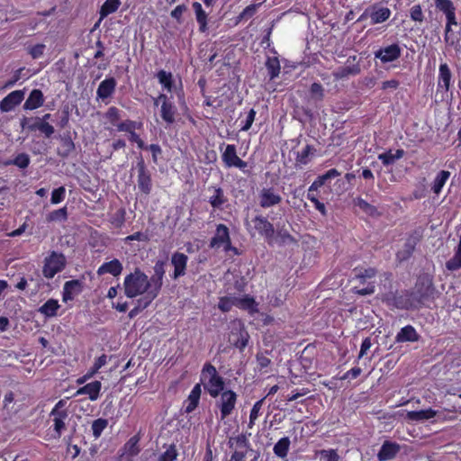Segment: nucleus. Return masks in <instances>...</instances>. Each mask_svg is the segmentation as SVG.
Wrapping results in <instances>:
<instances>
[{
  "label": "nucleus",
  "mask_w": 461,
  "mask_h": 461,
  "mask_svg": "<svg viewBox=\"0 0 461 461\" xmlns=\"http://www.w3.org/2000/svg\"><path fill=\"white\" fill-rule=\"evenodd\" d=\"M188 258L181 252H175L171 257V264L174 267L173 279H177L185 275Z\"/></svg>",
  "instance_id": "nucleus-17"
},
{
  "label": "nucleus",
  "mask_w": 461,
  "mask_h": 461,
  "mask_svg": "<svg viewBox=\"0 0 461 461\" xmlns=\"http://www.w3.org/2000/svg\"><path fill=\"white\" fill-rule=\"evenodd\" d=\"M65 196H66V189L64 186H60L52 191L50 202L52 204H58L65 199Z\"/></svg>",
  "instance_id": "nucleus-57"
},
{
  "label": "nucleus",
  "mask_w": 461,
  "mask_h": 461,
  "mask_svg": "<svg viewBox=\"0 0 461 461\" xmlns=\"http://www.w3.org/2000/svg\"><path fill=\"white\" fill-rule=\"evenodd\" d=\"M310 90L312 96H314L317 100H322L324 96V90L320 83L312 84Z\"/></svg>",
  "instance_id": "nucleus-63"
},
{
  "label": "nucleus",
  "mask_w": 461,
  "mask_h": 461,
  "mask_svg": "<svg viewBox=\"0 0 461 461\" xmlns=\"http://www.w3.org/2000/svg\"><path fill=\"white\" fill-rule=\"evenodd\" d=\"M259 5H260V4H258V5L252 4V5H248L237 17L236 23H238L243 20H248V19L251 18L256 14L258 7Z\"/></svg>",
  "instance_id": "nucleus-52"
},
{
  "label": "nucleus",
  "mask_w": 461,
  "mask_h": 461,
  "mask_svg": "<svg viewBox=\"0 0 461 461\" xmlns=\"http://www.w3.org/2000/svg\"><path fill=\"white\" fill-rule=\"evenodd\" d=\"M44 103L43 94L40 89H33L26 99L23 109L34 110L41 107Z\"/></svg>",
  "instance_id": "nucleus-27"
},
{
  "label": "nucleus",
  "mask_w": 461,
  "mask_h": 461,
  "mask_svg": "<svg viewBox=\"0 0 461 461\" xmlns=\"http://www.w3.org/2000/svg\"><path fill=\"white\" fill-rule=\"evenodd\" d=\"M210 246L212 248L223 247L225 251L232 249L229 229L224 224L217 226L215 235L212 239Z\"/></svg>",
  "instance_id": "nucleus-11"
},
{
  "label": "nucleus",
  "mask_w": 461,
  "mask_h": 461,
  "mask_svg": "<svg viewBox=\"0 0 461 461\" xmlns=\"http://www.w3.org/2000/svg\"><path fill=\"white\" fill-rule=\"evenodd\" d=\"M201 381L203 384L204 390L212 398H217L221 392L224 391V380L219 375L214 366L205 364L201 374Z\"/></svg>",
  "instance_id": "nucleus-3"
},
{
  "label": "nucleus",
  "mask_w": 461,
  "mask_h": 461,
  "mask_svg": "<svg viewBox=\"0 0 461 461\" xmlns=\"http://www.w3.org/2000/svg\"><path fill=\"white\" fill-rule=\"evenodd\" d=\"M137 169H138V187L139 189L146 194H149L152 188V183H151V175L149 171L148 170L144 160L141 158L137 163Z\"/></svg>",
  "instance_id": "nucleus-12"
},
{
  "label": "nucleus",
  "mask_w": 461,
  "mask_h": 461,
  "mask_svg": "<svg viewBox=\"0 0 461 461\" xmlns=\"http://www.w3.org/2000/svg\"><path fill=\"white\" fill-rule=\"evenodd\" d=\"M446 267L450 271L461 268V235L459 242L455 249V254L453 258L446 263Z\"/></svg>",
  "instance_id": "nucleus-40"
},
{
  "label": "nucleus",
  "mask_w": 461,
  "mask_h": 461,
  "mask_svg": "<svg viewBox=\"0 0 461 461\" xmlns=\"http://www.w3.org/2000/svg\"><path fill=\"white\" fill-rule=\"evenodd\" d=\"M417 245V240L414 237H410L406 240L404 246L400 249L396 257L400 261L407 260L413 253Z\"/></svg>",
  "instance_id": "nucleus-30"
},
{
  "label": "nucleus",
  "mask_w": 461,
  "mask_h": 461,
  "mask_svg": "<svg viewBox=\"0 0 461 461\" xmlns=\"http://www.w3.org/2000/svg\"><path fill=\"white\" fill-rule=\"evenodd\" d=\"M153 269L154 275L149 279L151 283V290L147 293L144 299L140 303L141 304L143 302V307H148L159 294L165 276V262L161 260L157 261Z\"/></svg>",
  "instance_id": "nucleus-4"
},
{
  "label": "nucleus",
  "mask_w": 461,
  "mask_h": 461,
  "mask_svg": "<svg viewBox=\"0 0 461 461\" xmlns=\"http://www.w3.org/2000/svg\"><path fill=\"white\" fill-rule=\"evenodd\" d=\"M437 10L445 14L446 20L450 23H456V8L451 0H435Z\"/></svg>",
  "instance_id": "nucleus-20"
},
{
  "label": "nucleus",
  "mask_w": 461,
  "mask_h": 461,
  "mask_svg": "<svg viewBox=\"0 0 461 461\" xmlns=\"http://www.w3.org/2000/svg\"><path fill=\"white\" fill-rule=\"evenodd\" d=\"M290 444L291 441L288 437L280 438L273 447L274 454L279 458H285L289 452Z\"/></svg>",
  "instance_id": "nucleus-32"
},
{
  "label": "nucleus",
  "mask_w": 461,
  "mask_h": 461,
  "mask_svg": "<svg viewBox=\"0 0 461 461\" xmlns=\"http://www.w3.org/2000/svg\"><path fill=\"white\" fill-rule=\"evenodd\" d=\"M266 68L267 69L270 79H275L280 73V62L277 57H268L266 61Z\"/></svg>",
  "instance_id": "nucleus-38"
},
{
  "label": "nucleus",
  "mask_w": 461,
  "mask_h": 461,
  "mask_svg": "<svg viewBox=\"0 0 461 461\" xmlns=\"http://www.w3.org/2000/svg\"><path fill=\"white\" fill-rule=\"evenodd\" d=\"M158 82L167 92H172L174 86L173 75L166 70H159L157 74Z\"/></svg>",
  "instance_id": "nucleus-39"
},
{
  "label": "nucleus",
  "mask_w": 461,
  "mask_h": 461,
  "mask_svg": "<svg viewBox=\"0 0 461 461\" xmlns=\"http://www.w3.org/2000/svg\"><path fill=\"white\" fill-rule=\"evenodd\" d=\"M105 117L112 124L117 126L118 122L121 119L120 110L114 106H112L107 110Z\"/></svg>",
  "instance_id": "nucleus-58"
},
{
  "label": "nucleus",
  "mask_w": 461,
  "mask_h": 461,
  "mask_svg": "<svg viewBox=\"0 0 461 461\" xmlns=\"http://www.w3.org/2000/svg\"><path fill=\"white\" fill-rule=\"evenodd\" d=\"M108 421L104 419H97L94 420L92 423V431L93 435L95 438H99L104 431V429L107 427Z\"/></svg>",
  "instance_id": "nucleus-53"
},
{
  "label": "nucleus",
  "mask_w": 461,
  "mask_h": 461,
  "mask_svg": "<svg viewBox=\"0 0 461 461\" xmlns=\"http://www.w3.org/2000/svg\"><path fill=\"white\" fill-rule=\"evenodd\" d=\"M82 283L79 280H71L64 284L62 299L64 302L71 301L82 292Z\"/></svg>",
  "instance_id": "nucleus-21"
},
{
  "label": "nucleus",
  "mask_w": 461,
  "mask_h": 461,
  "mask_svg": "<svg viewBox=\"0 0 461 461\" xmlns=\"http://www.w3.org/2000/svg\"><path fill=\"white\" fill-rule=\"evenodd\" d=\"M101 387V382L94 381L80 387L75 395L87 394L91 401H96L100 395Z\"/></svg>",
  "instance_id": "nucleus-23"
},
{
  "label": "nucleus",
  "mask_w": 461,
  "mask_h": 461,
  "mask_svg": "<svg viewBox=\"0 0 461 461\" xmlns=\"http://www.w3.org/2000/svg\"><path fill=\"white\" fill-rule=\"evenodd\" d=\"M438 415V411L429 408L427 410L411 411L407 412V418L413 421H422L433 419Z\"/></svg>",
  "instance_id": "nucleus-29"
},
{
  "label": "nucleus",
  "mask_w": 461,
  "mask_h": 461,
  "mask_svg": "<svg viewBox=\"0 0 461 461\" xmlns=\"http://www.w3.org/2000/svg\"><path fill=\"white\" fill-rule=\"evenodd\" d=\"M419 339V334L411 325H407L402 328L395 338L397 342H415L418 341Z\"/></svg>",
  "instance_id": "nucleus-28"
},
{
  "label": "nucleus",
  "mask_w": 461,
  "mask_h": 461,
  "mask_svg": "<svg viewBox=\"0 0 461 461\" xmlns=\"http://www.w3.org/2000/svg\"><path fill=\"white\" fill-rule=\"evenodd\" d=\"M354 205L358 207L360 210H362L365 213L374 216L377 213V210L375 206L367 203L366 200H364L361 197H357L354 200Z\"/></svg>",
  "instance_id": "nucleus-47"
},
{
  "label": "nucleus",
  "mask_w": 461,
  "mask_h": 461,
  "mask_svg": "<svg viewBox=\"0 0 461 461\" xmlns=\"http://www.w3.org/2000/svg\"><path fill=\"white\" fill-rule=\"evenodd\" d=\"M232 306H236V296H223L219 299L218 308L221 312H228L231 310Z\"/></svg>",
  "instance_id": "nucleus-50"
},
{
  "label": "nucleus",
  "mask_w": 461,
  "mask_h": 461,
  "mask_svg": "<svg viewBox=\"0 0 461 461\" xmlns=\"http://www.w3.org/2000/svg\"><path fill=\"white\" fill-rule=\"evenodd\" d=\"M122 269V263L118 259H113L102 264L97 269V275L111 274L113 276H118L121 275Z\"/></svg>",
  "instance_id": "nucleus-24"
},
{
  "label": "nucleus",
  "mask_w": 461,
  "mask_h": 461,
  "mask_svg": "<svg viewBox=\"0 0 461 461\" xmlns=\"http://www.w3.org/2000/svg\"><path fill=\"white\" fill-rule=\"evenodd\" d=\"M312 151V147L306 145L300 152H298L296 161L302 165L307 164L309 161V156Z\"/></svg>",
  "instance_id": "nucleus-55"
},
{
  "label": "nucleus",
  "mask_w": 461,
  "mask_h": 461,
  "mask_svg": "<svg viewBox=\"0 0 461 461\" xmlns=\"http://www.w3.org/2000/svg\"><path fill=\"white\" fill-rule=\"evenodd\" d=\"M320 461H339V456L335 449H321L316 452Z\"/></svg>",
  "instance_id": "nucleus-48"
},
{
  "label": "nucleus",
  "mask_w": 461,
  "mask_h": 461,
  "mask_svg": "<svg viewBox=\"0 0 461 461\" xmlns=\"http://www.w3.org/2000/svg\"><path fill=\"white\" fill-rule=\"evenodd\" d=\"M124 294L128 298H134L139 295L147 294L151 290V283L149 277L140 269L125 276L123 282Z\"/></svg>",
  "instance_id": "nucleus-2"
},
{
  "label": "nucleus",
  "mask_w": 461,
  "mask_h": 461,
  "mask_svg": "<svg viewBox=\"0 0 461 461\" xmlns=\"http://www.w3.org/2000/svg\"><path fill=\"white\" fill-rule=\"evenodd\" d=\"M40 131L44 134L45 137L50 138L55 131L54 127L48 122H40Z\"/></svg>",
  "instance_id": "nucleus-64"
},
{
  "label": "nucleus",
  "mask_w": 461,
  "mask_h": 461,
  "mask_svg": "<svg viewBox=\"0 0 461 461\" xmlns=\"http://www.w3.org/2000/svg\"><path fill=\"white\" fill-rule=\"evenodd\" d=\"M24 90H15L8 94L2 101H0V110L7 113L14 109L22 103L24 98Z\"/></svg>",
  "instance_id": "nucleus-15"
},
{
  "label": "nucleus",
  "mask_w": 461,
  "mask_h": 461,
  "mask_svg": "<svg viewBox=\"0 0 461 461\" xmlns=\"http://www.w3.org/2000/svg\"><path fill=\"white\" fill-rule=\"evenodd\" d=\"M221 159L226 167H237L245 171V168L248 167L247 162L237 155L236 146L233 144L226 145L221 154Z\"/></svg>",
  "instance_id": "nucleus-9"
},
{
  "label": "nucleus",
  "mask_w": 461,
  "mask_h": 461,
  "mask_svg": "<svg viewBox=\"0 0 461 461\" xmlns=\"http://www.w3.org/2000/svg\"><path fill=\"white\" fill-rule=\"evenodd\" d=\"M355 277L360 280L361 283L365 284L367 279H371L375 276L376 270L373 267L368 268H356Z\"/></svg>",
  "instance_id": "nucleus-46"
},
{
  "label": "nucleus",
  "mask_w": 461,
  "mask_h": 461,
  "mask_svg": "<svg viewBox=\"0 0 461 461\" xmlns=\"http://www.w3.org/2000/svg\"><path fill=\"white\" fill-rule=\"evenodd\" d=\"M252 222L254 228L260 235L264 236L267 240L273 238L275 233L274 226L266 217L258 215L252 220Z\"/></svg>",
  "instance_id": "nucleus-18"
},
{
  "label": "nucleus",
  "mask_w": 461,
  "mask_h": 461,
  "mask_svg": "<svg viewBox=\"0 0 461 461\" xmlns=\"http://www.w3.org/2000/svg\"><path fill=\"white\" fill-rule=\"evenodd\" d=\"M401 53L402 50L398 44H391L375 51V58L379 59L382 63H389L398 59Z\"/></svg>",
  "instance_id": "nucleus-14"
},
{
  "label": "nucleus",
  "mask_w": 461,
  "mask_h": 461,
  "mask_svg": "<svg viewBox=\"0 0 461 461\" xmlns=\"http://www.w3.org/2000/svg\"><path fill=\"white\" fill-rule=\"evenodd\" d=\"M281 201V195L274 187H264L258 193V202L262 208L277 205Z\"/></svg>",
  "instance_id": "nucleus-13"
},
{
  "label": "nucleus",
  "mask_w": 461,
  "mask_h": 461,
  "mask_svg": "<svg viewBox=\"0 0 461 461\" xmlns=\"http://www.w3.org/2000/svg\"><path fill=\"white\" fill-rule=\"evenodd\" d=\"M360 69L357 66H347L337 68L332 74L336 79H343L351 75H357Z\"/></svg>",
  "instance_id": "nucleus-43"
},
{
  "label": "nucleus",
  "mask_w": 461,
  "mask_h": 461,
  "mask_svg": "<svg viewBox=\"0 0 461 461\" xmlns=\"http://www.w3.org/2000/svg\"><path fill=\"white\" fill-rule=\"evenodd\" d=\"M449 176H450L449 171L441 170L440 172H438V174L435 177L433 185H432V191L436 194H438L441 192L443 186L445 185V184L447 181V179L449 178Z\"/></svg>",
  "instance_id": "nucleus-41"
},
{
  "label": "nucleus",
  "mask_w": 461,
  "mask_h": 461,
  "mask_svg": "<svg viewBox=\"0 0 461 461\" xmlns=\"http://www.w3.org/2000/svg\"><path fill=\"white\" fill-rule=\"evenodd\" d=\"M66 257L62 253L52 251L44 258L42 275L45 278L51 279L58 273H60L66 267Z\"/></svg>",
  "instance_id": "nucleus-5"
},
{
  "label": "nucleus",
  "mask_w": 461,
  "mask_h": 461,
  "mask_svg": "<svg viewBox=\"0 0 461 461\" xmlns=\"http://www.w3.org/2000/svg\"><path fill=\"white\" fill-rule=\"evenodd\" d=\"M410 17L415 22H423L424 14L420 5H413L410 10Z\"/></svg>",
  "instance_id": "nucleus-59"
},
{
  "label": "nucleus",
  "mask_w": 461,
  "mask_h": 461,
  "mask_svg": "<svg viewBox=\"0 0 461 461\" xmlns=\"http://www.w3.org/2000/svg\"><path fill=\"white\" fill-rule=\"evenodd\" d=\"M452 82V72L447 63H442L438 68V76L437 80L436 96H440L443 101L448 96Z\"/></svg>",
  "instance_id": "nucleus-8"
},
{
  "label": "nucleus",
  "mask_w": 461,
  "mask_h": 461,
  "mask_svg": "<svg viewBox=\"0 0 461 461\" xmlns=\"http://www.w3.org/2000/svg\"><path fill=\"white\" fill-rule=\"evenodd\" d=\"M50 417L52 421V426L49 429V436L51 438L58 439L61 437L62 433L66 430V420L68 418V412H58L51 411Z\"/></svg>",
  "instance_id": "nucleus-10"
},
{
  "label": "nucleus",
  "mask_w": 461,
  "mask_h": 461,
  "mask_svg": "<svg viewBox=\"0 0 461 461\" xmlns=\"http://www.w3.org/2000/svg\"><path fill=\"white\" fill-rule=\"evenodd\" d=\"M193 8L195 13L196 21L199 23V30L204 32L207 30V14L203 9L202 5L198 2L193 4Z\"/></svg>",
  "instance_id": "nucleus-33"
},
{
  "label": "nucleus",
  "mask_w": 461,
  "mask_h": 461,
  "mask_svg": "<svg viewBox=\"0 0 461 461\" xmlns=\"http://www.w3.org/2000/svg\"><path fill=\"white\" fill-rule=\"evenodd\" d=\"M176 113V109L172 102L161 105L160 115L163 121L166 122L167 124H172L175 122Z\"/></svg>",
  "instance_id": "nucleus-37"
},
{
  "label": "nucleus",
  "mask_w": 461,
  "mask_h": 461,
  "mask_svg": "<svg viewBox=\"0 0 461 461\" xmlns=\"http://www.w3.org/2000/svg\"><path fill=\"white\" fill-rule=\"evenodd\" d=\"M266 397L258 400V402H256L250 411V413H249V424H248V427L249 429H252L256 423V420H258V418L259 417L260 415V411L262 409V406L264 404V401H265Z\"/></svg>",
  "instance_id": "nucleus-45"
},
{
  "label": "nucleus",
  "mask_w": 461,
  "mask_h": 461,
  "mask_svg": "<svg viewBox=\"0 0 461 461\" xmlns=\"http://www.w3.org/2000/svg\"><path fill=\"white\" fill-rule=\"evenodd\" d=\"M140 126V124H138L136 122L127 120V121L118 123L116 127L119 131H126V132H129V134H130L131 132L134 131V130L136 128H139Z\"/></svg>",
  "instance_id": "nucleus-56"
},
{
  "label": "nucleus",
  "mask_w": 461,
  "mask_h": 461,
  "mask_svg": "<svg viewBox=\"0 0 461 461\" xmlns=\"http://www.w3.org/2000/svg\"><path fill=\"white\" fill-rule=\"evenodd\" d=\"M108 357L104 354L100 356L97 359H95L93 366L89 369V371L85 375V378L93 377L98 370L107 364Z\"/></svg>",
  "instance_id": "nucleus-49"
},
{
  "label": "nucleus",
  "mask_w": 461,
  "mask_h": 461,
  "mask_svg": "<svg viewBox=\"0 0 461 461\" xmlns=\"http://www.w3.org/2000/svg\"><path fill=\"white\" fill-rule=\"evenodd\" d=\"M67 208L63 207L51 212L48 215L47 220L49 221H64L67 219Z\"/></svg>",
  "instance_id": "nucleus-54"
},
{
  "label": "nucleus",
  "mask_w": 461,
  "mask_h": 461,
  "mask_svg": "<svg viewBox=\"0 0 461 461\" xmlns=\"http://www.w3.org/2000/svg\"><path fill=\"white\" fill-rule=\"evenodd\" d=\"M60 305L56 299H49L39 308V312L47 318H51L57 315L58 310Z\"/></svg>",
  "instance_id": "nucleus-31"
},
{
  "label": "nucleus",
  "mask_w": 461,
  "mask_h": 461,
  "mask_svg": "<svg viewBox=\"0 0 461 461\" xmlns=\"http://www.w3.org/2000/svg\"><path fill=\"white\" fill-rule=\"evenodd\" d=\"M201 397V386L199 384H195L190 392L186 401L185 402V411L191 413L198 406Z\"/></svg>",
  "instance_id": "nucleus-25"
},
{
  "label": "nucleus",
  "mask_w": 461,
  "mask_h": 461,
  "mask_svg": "<svg viewBox=\"0 0 461 461\" xmlns=\"http://www.w3.org/2000/svg\"><path fill=\"white\" fill-rule=\"evenodd\" d=\"M229 447L234 450L241 449L247 451L249 447V441L246 435L240 434L236 437H230L229 439Z\"/></svg>",
  "instance_id": "nucleus-35"
},
{
  "label": "nucleus",
  "mask_w": 461,
  "mask_h": 461,
  "mask_svg": "<svg viewBox=\"0 0 461 461\" xmlns=\"http://www.w3.org/2000/svg\"><path fill=\"white\" fill-rule=\"evenodd\" d=\"M434 292L432 281L428 277L420 278L416 284L415 292L396 299V306L401 309L418 308L429 298H433Z\"/></svg>",
  "instance_id": "nucleus-1"
},
{
  "label": "nucleus",
  "mask_w": 461,
  "mask_h": 461,
  "mask_svg": "<svg viewBox=\"0 0 461 461\" xmlns=\"http://www.w3.org/2000/svg\"><path fill=\"white\" fill-rule=\"evenodd\" d=\"M213 194L210 196L209 203L213 208H221V205L226 202L223 190L220 187L212 188Z\"/></svg>",
  "instance_id": "nucleus-44"
},
{
  "label": "nucleus",
  "mask_w": 461,
  "mask_h": 461,
  "mask_svg": "<svg viewBox=\"0 0 461 461\" xmlns=\"http://www.w3.org/2000/svg\"><path fill=\"white\" fill-rule=\"evenodd\" d=\"M117 82L114 77H106L103 80L96 90L97 99L104 101L110 98L115 92Z\"/></svg>",
  "instance_id": "nucleus-19"
},
{
  "label": "nucleus",
  "mask_w": 461,
  "mask_h": 461,
  "mask_svg": "<svg viewBox=\"0 0 461 461\" xmlns=\"http://www.w3.org/2000/svg\"><path fill=\"white\" fill-rule=\"evenodd\" d=\"M340 176V173L336 168L328 170L325 174L319 176L316 179L323 185L327 180Z\"/></svg>",
  "instance_id": "nucleus-62"
},
{
  "label": "nucleus",
  "mask_w": 461,
  "mask_h": 461,
  "mask_svg": "<svg viewBox=\"0 0 461 461\" xmlns=\"http://www.w3.org/2000/svg\"><path fill=\"white\" fill-rule=\"evenodd\" d=\"M236 306L240 309L247 310L249 312H258V304L254 298L245 295L243 297H236Z\"/></svg>",
  "instance_id": "nucleus-34"
},
{
  "label": "nucleus",
  "mask_w": 461,
  "mask_h": 461,
  "mask_svg": "<svg viewBox=\"0 0 461 461\" xmlns=\"http://www.w3.org/2000/svg\"><path fill=\"white\" fill-rule=\"evenodd\" d=\"M121 5L120 0H106L100 9V21L117 11Z\"/></svg>",
  "instance_id": "nucleus-42"
},
{
  "label": "nucleus",
  "mask_w": 461,
  "mask_h": 461,
  "mask_svg": "<svg viewBox=\"0 0 461 461\" xmlns=\"http://www.w3.org/2000/svg\"><path fill=\"white\" fill-rule=\"evenodd\" d=\"M371 23L377 24L385 22L391 16V10L384 6H373L369 14Z\"/></svg>",
  "instance_id": "nucleus-26"
},
{
  "label": "nucleus",
  "mask_w": 461,
  "mask_h": 461,
  "mask_svg": "<svg viewBox=\"0 0 461 461\" xmlns=\"http://www.w3.org/2000/svg\"><path fill=\"white\" fill-rule=\"evenodd\" d=\"M230 333L228 336L229 342L242 350L246 348L249 341V334L243 324L240 321H233L230 323Z\"/></svg>",
  "instance_id": "nucleus-7"
},
{
  "label": "nucleus",
  "mask_w": 461,
  "mask_h": 461,
  "mask_svg": "<svg viewBox=\"0 0 461 461\" xmlns=\"http://www.w3.org/2000/svg\"><path fill=\"white\" fill-rule=\"evenodd\" d=\"M140 439V438L139 435H134L124 444L121 449L122 460L131 461L132 458L140 452V447L139 446Z\"/></svg>",
  "instance_id": "nucleus-16"
},
{
  "label": "nucleus",
  "mask_w": 461,
  "mask_h": 461,
  "mask_svg": "<svg viewBox=\"0 0 461 461\" xmlns=\"http://www.w3.org/2000/svg\"><path fill=\"white\" fill-rule=\"evenodd\" d=\"M399 451V444L392 441H384L377 454V457L380 461L390 460L393 459Z\"/></svg>",
  "instance_id": "nucleus-22"
},
{
  "label": "nucleus",
  "mask_w": 461,
  "mask_h": 461,
  "mask_svg": "<svg viewBox=\"0 0 461 461\" xmlns=\"http://www.w3.org/2000/svg\"><path fill=\"white\" fill-rule=\"evenodd\" d=\"M14 164L20 168H25L30 164V158L25 153H21L14 159Z\"/></svg>",
  "instance_id": "nucleus-61"
},
{
  "label": "nucleus",
  "mask_w": 461,
  "mask_h": 461,
  "mask_svg": "<svg viewBox=\"0 0 461 461\" xmlns=\"http://www.w3.org/2000/svg\"><path fill=\"white\" fill-rule=\"evenodd\" d=\"M256 111L254 109H250L246 116L244 122H242L241 131H247L250 129L251 125L255 121Z\"/></svg>",
  "instance_id": "nucleus-60"
},
{
  "label": "nucleus",
  "mask_w": 461,
  "mask_h": 461,
  "mask_svg": "<svg viewBox=\"0 0 461 461\" xmlns=\"http://www.w3.org/2000/svg\"><path fill=\"white\" fill-rule=\"evenodd\" d=\"M178 453L175 445H170L159 456L158 461H176Z\"/></svg>",
  "instance_id": "nucleus-51"
},
{
  "label": "nucleus",
  "mask_w": 461,
  "mask_h": 461,
  "mask_svg": "<svg viewBox=\"0 0 461 461\" xmlns=\"http://www.w3.org/2000/svg\"><path fill=\"white\" fill-rule=\"evenodd\" d=\"M237 393L232 390H224L221 392L215 402V406L221 413V420H225L235 410L237 403Z\"/></svg>",
  "instance_id": "nucleus-6"
},
{
  "label": "nucleus",
  "mask_w": 461,
  "mask_h": 461,
  "mask_svg": "<svg viewBox=\"0 0 461 461\" xmlns=\"http://www.w3.org/2000/svg\"><path fill=\"white\" fill-rule=\"evenodd\" d=\"M403 155V149H397L394 153H393L392 150H389L387 152L379 154L378 159L381 160L384 166H389L393 164L396 160L402 158Z\"/></svg>",
  "instance_id": "nucleus-36"
}]
</instances>
